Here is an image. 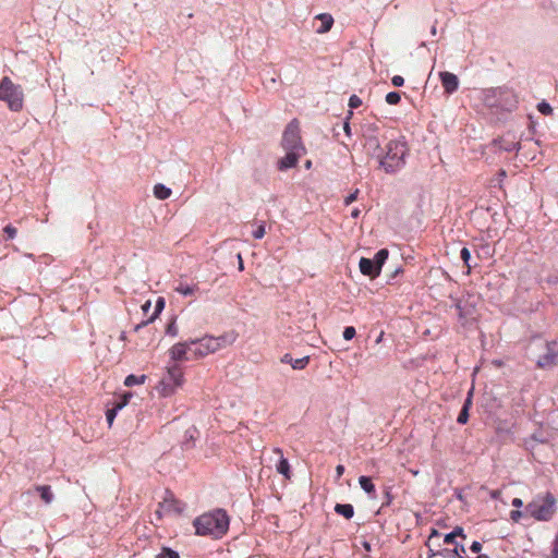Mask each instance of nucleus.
<instances>
[{"label": "nucleus", "instance_id": "1", "mask_svg": "<svg viewBox=\"0 0 558 558\" xmlns=\"http://www.w3.org/2000/svg\"><path fill=\"white\" fill-rule=\"evenodd\" d=\"M230 519L223 509L205 512L193 521L195 533L201 536H209L219 539L225 536L229 530Z\"/></svg>", "mask_w": 558, "mask_h": 558}, {"label": "nucleus", "instance_id": "2", "mask_svg": "<svg viewBox=\"0 0 558 558\" xmlns=\"http://www.w3.org/2000/svg\"><path fill=\"white\" fill-rule=\"evenodd\" d=\"M408 154V144L403 137H400L390 140L377 160L385 172L395 173L404 167Z\"/></svg>", "mask_w": 558, "mask_h": 558}, {"label": "nucleus", "instance_id": "3", "mask_svg": "<svg viewBox=\"0 0 558 558\" xmlns=\"http://www.w3.org/2000/svg\"><path fill=\"white\" fill-rule=\"evenodd\" d=\"M557 510V500L550 492L538 494L525 507V513L537 521H549Z\"/></svg>", "mask_w": 558, "mask_h": 558}, {"label": "nucleus", "instance_id": "4", "mask_svg": "<svg viewBox=\"0 0 558 558\" xmlns=\"http://www.w3.org/2000/svg\"><path fill=\"white\" fill-rule=\"evenodd\" d=\"M0 100L7 102L11 111L19 112L23 109V89L20 85L14 84L9 76H4L0 81Z\"/></svg>", "mask_w": 558, "mask_h": 558}, {"label": "nucleus", "instance_id": "5", "mask_svg": "<svg viewBox=\"0 0 558 558\" xmlns=\"http://www.w3.org/2000/svg\"><path fill=\"white\" fill-rule=\"evenodd\" d=\"M184 384V375L182 368L174 364L167 367L166 374L161 377L156 390L160 397H170Z\"/></svg>", "mask_w": 558, "mask_h": 558}, {"label": "nucleus", "instance_id": "6", "mask_svg": "<svg viewBox=\"0 0 558 558\" xmlns=\"http://www.w3.org/2000/svg\"><path fill=\"white\" fill-rule=\"evenodd\" d=\"M191 354L197 360L220 350L225 342V337H204L198 340H192Z\"/></svg>", "mask_w": 558, "mask_h": 558}, {"label": "nucleus", "instance_id": "7", "mask_svg": "<svg viewBox=\"0 0 558 558\" xmlns=\"http://www.w3.org/2000/svg\"><path fill=\"white\" fill-rule=\"evenodd\" d=\"M281 145L284 150H295L299 153H306V148L302 143L300 135V123L293 119L286 128Z\"/></svg>", "mask_w": 558, "mask_h": 558}, {"label": "nucleus", "instance_id": "8", "mask_svg": "<svg viewBox=\"0 0 558 558\" xmlns=\"http://www.w3.org/2000/svg\"><path fill=\"white\" fill-rule=\"evenodd\" d=\"M159 508L166 514H181L185 509V504L174 497L170 492L166 493L163 500L159 504Z\"/></svg>", "mask_w": 558, "mask_h": 558}, {"label": "nucleus", "instance_id": "9", "mask_svg": "<svg viewBox=\"0 0 558 558\" xmlns=\"http://www.w3.org/2000/svg\"><path fill=\"white\" fill-rule=\"evenodd\" d=\"M558 363V342L551 341L546 344V353L537 360L538 368H549Z\"/></svg>", "mask_w": 558, "mask_h": 558}, {"label": "nucleus", "instance_id": "10", "mask_svg": "<svg viewBox=\"0 0 558 558\" xmlns=\"http://www.w3.org/2000/svg\"><path fill=\"white\" fill-rule=\"evenodd\" d=\"M192 342H179L169 350L170 356L174 361H189L193 356L191 354Z\"/></svg>", "mask_w": 558, "mask_h": 558}, {"label": "nucleus", "instance_id": "11", "mask_svg": "<svg viewBox=\"0 0 558 558\" xmlns=\"http://www.w3.org/2000/svg\"><path fill=\"white\" fill-rule=\"evenodd\" d=\"M439 77L445 93L453 94L458 89L459 78L456 74L445 71L440 72Z\"/></svg>", "mask_w": 558, "mask_h": 558}, {"label": "nucleus", "instance_id": "12", "mask_svg": "<svg viewBox=\"0 0 558 558\" xmlns=\"http://www.w3.org/2000/svg\"><path fill=\"white\" fill-rule=\"evenodd\" d=\"M286 151V156L278 160V169L281 171L295 167L299 159L305 154L295 150Z\"/></svg>", "mask_w": 558, "mask_h": 558}, {"label": "nucleus", "instance_id": "13", "mask_svg": "<svg viewBox=\"0 0 558 558\" xmlns=\"http://www.w3.org/2000/svg\"><path fill=\"white\" fill-rule=\"evenodd\" d=\"M359 267L363 275L368 276L372 279L377 278L380 275L379 267L376 266L373 259L362 257L360 259Z\"/></svg>", "mask_w": 558, "mask_h": 558}, {"label": "nucleus", "instance_id": "14", "mask_svg": "<svg viewBox=\"0 0 558 558\" xmlns=\"http://www.w3.org/2000/svg\"><path fill=\"white\" fill-rule=\"evenodd\" d=\"M272 452L279 457V461L276 464V470L278 473L284 476L286 480L291 478V469L289 461L283 457L282 449L276 447L272 449Z\"/></svg>", "mask_w": 558, "mask_h": 558}, {"label": "nucleus", "instance_id": "15", "mask_svg": "<svg viewBox=\"0 0 558 558\" xmlns=\"http://www.w3.org/2000/svg\"><path fill=\"white\" fill-rule=\"evenodd\" d=\"M364 147L367 154L375 157L376 159L379 158L380 153L384 149L383 147H380L379 140L376 136L366 137Z\"/></svg>", "mask_w": 558, "mask_h": 558}, {"label": "nucleus", "instance_id": "16", "mask_svg": "<svg viewBox=\"0 0 558 558\" xmlns=\"http://www.w3.org/2000/svg\"><path fill=\"white\" fill-rule=\"evenodd\" d=\"M280 361L281 363L290 364L293 369H304L310 363V356L293 359L291 354L286 353Z\"/></svg>", "mask_w": 558, "mask_h": 558}, {"label": "nucleus", "instance_id": "17", "mask_svg": "<svg viewBox=\"0 0 558 558\" xmlns=\"http://www.w3.org/2000/svg\"><path fill=\"white\" fill-rule=\"evenodd\" d=\"M316 19L320 21V25L316 28V33L325 34L331 29L333 25V17L329 13H320L316 15Z\"/></svg>", "mask_w": 558, "mask_h": 558}, {"label": "nucleus", "instance_id": "18", "mask_svg": "<svg viewBox=\"0 0 558 558\" xmlns=\"http://www.w3.org/2000/svg\"><path fill=\"white\" fill-rule=\"evenodd\" d=\"M174 291L184 296L194 295L198 291V286L179 282V284L174 288Z\"/></svg>", "mask_w": 558, "mask_h": 558}, {"label": "nucleus", "instance_id": "19", "mask_svg": "<svg viewBox=\"0 0 558 558\" xmlns=\"http://www.w3.org/2000/svg\"><path fill=\"white\" fill-rule=\"evenodd\" d=\"M35 489L40 494L45 504H50L53 500V493L49 485H37Z\"/></svg>", "mask_w": 558, "mask_h": 558}, {"label": "nucleus", "instance_id": "20", "mask_svg": "<svg viewBox=\"0 0 558 558\" xmlns=\"http://www.w3.org/2000/svg\"><path fill=\"white\" fill-rule=\"evenodd\" d=\"M171 193H172L171 189L165 186L161 183H158L154 186V195L158 199H161V201L167 199L171 196Z\"/></svg>", "mask_w": 558, "mask_h": 558}, {"label": "nucleus", "instance_id": "21", "mask_svg": "<svg viewBox=\"0 0 558 558\" xmlns=\"http://www.w3.org/2000/svg\"><path fill=\"white\" fill-rule=\"evenodd\" d=\"M335 511L338 514L343 515L345 519H351L354 514L353 506L350 504H337Z\"/></svg>", "mask_w": 558, "mask_h": 558}, {"label": "nucleus", "instance_id": "22", "mask_svg": "<svg viewBox=\"0 0 558 558\" xmlns=\"http://www.w3.org/2000/svg\"><path fill=\"white\" fill-rule=\"evenodd\" d=\"M359 483L361 485V488L367 493L368 495H374L376 489H375V485L373 484L372 482V478L368 477V476H360L359 478Z\"/></svg>", "mask_w": 558, "mask_h": 558}, {"label": "nucleus", "instance_id": "23", "mask_svg": "<svg viewBox=\"0 0 558 558\" xmlns=\"http://www.w3.org/2000/svg\"><path fill=\"white\" fill-rule=\"evenodd\" d=\"M471 405V399L468 398L458 415L457 422L459 424H465L469 420V408Z\"/></svg>", "mask_w": 558, "mask_h": 558}, {"label": "nucleus", "instance_id": "24", "mask_svg": "<svg viewBox=\"0 0 558 558\" xmlns=\"http://www.w3.org/2000/svg\"><path fill=\"white\" fill-rule=\"evenodd\" d=\"M388 255H389V251L387 248H381L379 250L376 254H375V257H374V263L376 264V266L379 267V270L381 271V267L383 265L385 264V262L387 260L388 258Z\"/></svg>", "mask_w": 558, "mask_h": 558}, {"label": "nucleus", "instance_id": "25", "mask_svg": "<svg viewBox=\"0 0 558 558\" xmlns=\"http://www.w3.org/2000/svg\"><path fill=\"white\" fill-rule=\"evenodd\" d=\"M146 380V375H141V376H137V375H129L126 376L125 380H124V385L126 387H132V386H135V385H142L144 384Z\"/></svg>", "mask_w": 558, "mask_h": 558}, {"label": "nucleus", "instance_id": "26", "mask_svg": "<svg viewBox=\"0 0 558 558\" xmlns=\"http://www.w3.org/2000/svg\"><path fill=\"white\" fill-rule=\"evenodd\" d=\"M464 553H465V548L463 545H461V546H456V548H453V549H445L442 555L447 558H453V557L463 558L461 554H464Z\"/></svg>", "mask_w": 558, "mask_h": 558}, {"label": "nucleus", "instance_id": "27", "mask_svg": "<svg viewBox=\"0 0 558 558\" xmlns=\"http://www.w3.org/2000/svg\"><path fill=\"white\" fill-rule=\"evenodd\" d=\"M163 306H165V301L162 298H159L157 300L154 314L147 319V322L145 324L154 322L157 318V316L159 315V313L162 311Z\"/></svg>", "mask_w": 558, "mask_h": 558}, {"label": "nucleus", "instance_id": "28", "mask_svg": "<svg viewBox=\"0 0 558 558\" xmlns=\"http://www.w3.org/2000/svg\"><path fill=\"white\" fill-rule=\"evenodd\" d=\"M401 100V96L398 92H390L386 95V101L389 105H398Z\"/></svg>", "mask_w": 558, "mask_h": 558}, {"label": "nucleus", "instance_id": "29", "mask_svg": "<svg viewBox=\"0 0 558 558\" xmlns=\"http://www.w3.org/2000/svg\"><path fill=\"white\" fill-rule=\"evenodd\" d=\"M156 558H180L179 554L170 548H163Z\"/></svg>", "mask_w": 558, "mask_h": 558}, {"label": "nucleus", "instance_id": "30", "mask_svg": "<svg viewBox=\"0 0 558 558\" xmlns=\"http://www.w3.org/2000/svg\"><path fill=\"white\" fill-rule=\"evenodd\" d=\"M460 257L463 260L464 265L468 267V271L471 270V266L469 264V260L471 258V253L468 247H463L460 252Z\"/></svg>", "mask_w": 558, "mask_h": 558}, {"label": "nucleus", "instance_id": "31", "mask_svg": "<svg viewBox=\"0 0 558 558\" xmlns=\"http://www.w3.org/2000/svg\"><path fill=\"white\" fill-rule=\"evenodd\" d=\"M132 395L130 392H126L120 397V400L116 402L114 407L119 410H121L123 407H125L129 403L130 398Z\"/></svg>", "mask_w": 558, "mask_h": 558}, {"label": "nucleus", "instance_id": "32", "mask_svg": "<svg viewBox=\"0 0 558 558\" xmlns=\"http://www.w3.org/2000/svg\"><path fill=\"white\" fill-rule=\"evenodd\" d=\"M132 395L130 392H126L120 397V400L116 402L114 407L119 410H121L123 407H125L129 403L130 398Z\"/></svg>", "mask_w": 558, "mask_h": 558}, {"label": "nucleus", "instance_id": "33", "mask_svg": "<svg viewBox=\"0 0 558 558\" xmlns=\"http://www.w3.org/2000/svg\"><path fill=\"white\" fill-rule=\"evenodd\" d=\"M537 108H538V111L545 116H549L553 112V108L550 107V105L545 101L538 104Z\"/></svg>", "mask_w": 558, "mask_h": 558}, {"label": "nucleus", "instance_id": "34", "mask_svg": "<svg viewBox=\"0 0 558 558\" xmlns=\"http://www.w3.org/2000/svg\"><path fill=\"white\" fill-rule=\"evenodd\" d=\"M118 411H119V409H117L116 407H113L112 409L107 410L106 418H107L109 427L112 425Z\"/></svg>", "mask_w": 558, "mask_h": 558}, {"label": "nucleus", "instance_id": "35", "mask_svg": "<svg viewBox=\"0 0 558 558\" xmlns=\"http://www.w3.org/2000/svg\"><path fill=\"white\" fill-rule=\"evenodd\" d=\"M355 335H356V330H355V328H354V327H352V326H348V327H345V328H344V330H343V338H344L345 340H348V341H349V340H352V339L355 337Z\"/></svg>", "mask_w": 558, "mask_h": 558}, {"label": "nucleus", "instance_id": "36", "mask_svg": "<svg viewBox=\"0 0 558 558\" xmlns=\"http://www.w3.org/2000/svg\"><path fill=\"white\" fill-rule=\"evenodd\" d=\"M3 232L5 233L7 239L11 240L16 236L17 230L15 227L8 225L7 227H4Z\"/></svg>", "mask_w": 558, "mask_h": 558}, {"label": "nucleus", "instance_id": "37", "mask_svg": "<svg viewBox=\"0 0 558 558\" xmlns=\"http://www.w3.org/2000/svg\"><path fill=\"white\" fill-rule=\"evenodd\" d=\"M362 105V99L356 96V95H352L349 99V107L351 109H356L359 108L360 106Z\"/></svg>", "mask_w": 558, "mask_h": 558}, {"label": "nucleus", "instance_id": "38", "mask_svg": "<svg viewBox=\"0 0 558 558\" xmlns=\"http://www.w3.org/2000/svg\"><path fill=\"white\" fill-rule=\"evenodd\" d=\"M357 195H359V190L356 189L354 192H352L344 198V205L348 206V205L352 204L353 202H355L357 199Z\"/></svg>", "mask_w": 558, "mask_h": 558}, {"label": "nucleus", "instance_id": "39", "mask_svg": "<svg viewBox=\"0 0 558 558\" xmlns=\"http://www.w3.org/2000/svg\"><path fill=\"white\" fill-rule=\"evenodd\" d=\"M266 233L265 226L259 225L258 228L253 232L255 239H262Z\"/></svg>", "mask_w": 558, "mask_h": 558}, {"label": "nucleus", "instance_id": "40", "mask_svg": "<svg viewBox=\"0 0 558 558\" xmlns=\"http://www.w3.org/2000/svg\"><path fill=\"white\" fill-rule=\"evenodd\" d=\"M523 517V512L520 509L512 510L510 512V519L513 522H519V520Z\"/></svg>", "mask_w": 558, "mask_h": 558}, {"label": "nucleus", "instance_id": "41", "mask_svg": "<svg viewBox=\"0 0 558 558\" xmlns=\"http://www.w3.org/2000/svg\"><path fill=\"white\" fill-rule=\"evenodd\" d=\"M391 83L393 86L396 87H400L404 84V78L400 75H395L392 78H391Z\"/></svg>", "mask_w": 558, "mask_h": 558}, {"label": "nucleus", "instance_id": "42", "mask_svg": "<svg viewBox=\"0 0 558 558\" xmlns=\"http://www.w3.org/2000/svg\"><path fill=\"white\" fill-rule=\"evenodd\" d=\"M167 333L168 335H171V336H177L178 333V328L175 326V323L174 322H171L168 326H167Z\"/></svg>", "mask_w": 558, "mask_h": 558}, {"label": "nucleus", "instance_id": "43", "mask_svg": "<svg viewBox=\"0 0 558 558\" xmlns=\"http://www.w3.org/2000/svg\"><path fill=\"white\" fill-rule=\"evenodd\" d=\"M452 534H454L456 537H462V538H465V534H464V531L461 526H456L452 531Z\"/></svg>", "mask_w": 558, "mask_h": 558}, {"label": "nucleus", "instance_id": "44", "mask_svg": "<svg viewBox=\"0 0 558 558\" xmlns=\"http://www.w3.org/2000/svg\"><path fill=\"white\" fill-rule=\"evenodd\" d=\"M470 549H471L473 553L477 554V553H480V551H481V549H482V544H481L480 542L475 541V542H473V543H472V545H471Z\"/></svg>", "mask_w": 558, "mask_h": 558}, {"label": "nucleus", "instance_id": "45", "mask_svg": "<svg viewBox=\"0 0 558 558\" xmlns=\"http://www.w3.org/2000/svg\"><path fill=\"white\" fill-rule=\"evenodd\" d=\"M489 496L492 499H499L501 496V490L500 489L489 490Z\"/></svg>", "mask_w": 558, "mask_h": 558}, {"label": "nucleus", "instance_id": "46", "mask_svg": "<svg viewBox=\"0 0 558 558\" xmlns=\"http://www.w3.org/2000/svg\"><path fill=\"white\" fill-rule=\"evenodd\" d=\"M454 538H456L454 534H452V532H450V533L445 535L444 542L446 544H451V543L454 542Z\"/></svg>", "mask_w": 558, "mask_h": 558}, {"label": "nucleus", "instance_id": "47", "mask_svg": "<svg viewBox=\"0 0 558 558\" xmlns=\"http://www.w3.org/2000/svg\"><path fill=\"white\" fill-rule=\"evenodd\" d=\"M344 473V466L342 464L337 465L336 468V474L337 477L340 478Z\"/></svg>", "mask_w": 558, "mask_h": 558}, {"label": "nucleus", "instance_id": "48", "mask_svg": "<svg viewBox=\"0 0 558 558\" xmlns=\"http://www.w3.org/2000/svg\"><path fill=\"white\" fill-rule=\"evenodd\" d=\"M512 506L517 509H520L523 506V501L520 498H514L512 500Z\"/></svg>", "mask_w": 558, "mask_h": 558}, {"label": "nucleus", "instance_id": "49", "mask_svg": "<svg viewBox=\"0 0 558 558\" xmlns=\"http://www.w3.org/2000/svg\"><path fill=\"white\" fill-rule=\"evenodd\" d=\"M456 308H457V311H458V316H459L460 318H464V316H465V315H464V312H463V308H462V305H461V303H460V302H459V303H457Z\"/></svg>", "mask_w": 558, "mask_h": 558}, {"label": "nucleus", "instance_id": "50", "mask_svg": "<svg viewBox=\"0 0 558 558\" xmlns=\"http://www.w3.org/2000/svg\"><path fill=\"white\" fill-rule=\"evenodd\" d=\"M238 259H239V270L243 271L244 270V263H243L241 254H238Z\"/></svg>", "mask_w": 558, "mask_h": 558}, {"label": "nucleus", "instance_id": "51", "mask_svg": "<svg viewBox=\"0 0 558 558\" xmlns=\"http://www.w3.org/2000/svg\"><path fill=\"white\" fill-rule=\"evenodd\" d=\"M361 214V210L359 208H354L352 211H351V216L353 218H357Z\"/></svg>", "mask_w": 558, "mask_h": 558}, {"label": "nucleus", "instance_id": "52", "mask_svg": "<svg viewBox=\"0 0 558 558\" xmlns=\"http://www.w3.org/2000/svg\"><path fill=\"white\" fill-rule=\"evenodd\" d=\"M343 130H344V132H345V134H347V135H350V134H351V129H350V124H349V122H345V123H344Z\"/></svg>", "mask_w": 558, "mask_h": 558}, {"label": "nucleus", "instance_id": "53", "mask_svg": "<svg viewBox=\"0 0 558 558\" xmlns=\"http://www.w3.org/2000/svg\"><path fill=\"white\" fill-rule=\"evenodd\" d=\"M150 305H151L150 301H146V302L143 304V306H142L143 311H144V312H147V311L149 310Z\"/></svg>", "mask_w": 558, "mask_h": 558}, {"label": "nucleus", "instance_id": "54", "mask_svg": "<svg viewBox=\"0 0 558 558\" xmlns=\"http://www.w3.org/2000/svg\"><path fill=\"white\" fill-rule=\"evenodd\" d=\"M363 548L366 550V551H371L372 550V546L368 542H363Z\"/></svg>", "mask_w": 558, "mask_h": 558}, {"label": "nucleus", "instance_id": "55", "mask_svg": "<svg viewBox=\"0 0 558 558\" xmlns=\"http://www.w3.org/2000/svg\"><path fill=\"white\" fill-rule=\"evenodd\" d=\"M304 166H305L306 169H311L312 168V161L307 160Z\"/></svg>", "mask_w": 558, "mask_h": 558}, {"label": "nucleus", "instance_id": "56", "mask_svg": "<svg viewBox=\"0 0 558 558\" xmlns=\"http://www.w3.org/2000/svg\"><path fill=\"white\" fill-rule=\"evenodd\" d=\"M438 535H439V533H438L436 530H433V532H432V534H430V537H433V536H438Z\"/></svg>", "mask_w": 558, "mask_h": 558}, {"label": "nucleus", "instance_id": "57", "mask_svg": "<svg viewBox=\"0 0 558 558\" xmlns=\"http://www.w3.org/2000/svg\"><path fill=\"white\" fill-rule=\"evenodd\" d=\"M383 336H384V332L381 331V332H380V335H379V337H378V338H377V340H376V342H377V343L381 341Z\"/></svg>", "mask_w": 558, "mask_h": 558}, {"label": "nucleus", "instance_id": "58", "mask_svg": "<svg viewBox=\"0 0 558 558\" xmlns=\"http://www.w3.org/2000/svg\"><path fill=\"white\" fill-rule=\"evenodd\" d=\"M476 558H489L487 555H478Z\"/></svg>", "mask_w": 558, "mask_h": 558}, {"label": "nucleus", "instance_id": "59", "mask_svg": "<svg viewBox=\"0 0 558 558\" xmlns=\"http://www.w3.org/2000/svg\"><path fill=\"white\" fill-rule=\"evenodd\" d=\"M432 33H433V34H435V33H436V27H433Z\"/></svg>", "mask_w": 558, "mask_h": 558}, {"label": "nucleus", "instance_id": "60", "mask_svg": "<svg viewBox=\"0 0 558 558\" xmlns=\"http://www.w3.org/2000/svg\"><path fill=\"white\" fill-rule=\"evenodd\" d=\"M352 116H353V112H352V111H350V112H349V117H348V119H349L350 117H352Z\"/></svg>", "mask_w": 558, "mask_h": 558}, {"label": "nucleus", "instance_id": "61", "mask_svg": "<svg viewBox=\"0 0 558 558\" xmlns=\"http://www.w3.org/2000/svg\"><path fill=\"white\" fill-rule=\"evenodd\" d=\"M504 175H506V172L501 171L500 177H504Z\"/></svg>", "mask_w": 558, "mask_h": 558}]
</instances>
